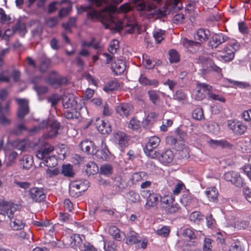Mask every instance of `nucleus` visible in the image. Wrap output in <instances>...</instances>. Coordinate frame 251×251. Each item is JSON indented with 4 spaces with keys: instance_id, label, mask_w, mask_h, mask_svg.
I'll return each mask as SVG.
<instances>
[{
    "instance_id": "obj_47",
    "label": "nucleus",
    "mask_w": 251,
    "mask_h": 251,
    "mask_svg": "<svg viewBox=\"0 0 251 251\" xmlns=\"http://www.w3.org/2000/svg\"><path fill=\"white\" fill-rule=\"evenodd\" d=\"M177 183L172 191L173 194L175 196L178 195L183 189L186 188L185 184L181 180H177Z\"/></svg>"
},
{
    "instance_id": "obj_50",
    "label": "nucleus",
    "mask_w": 251,
    "mask_h": 251,
    "mask_svg": "<svg viewBox=\"0 0 251 251\" xmlns=\"http://www.w3.org/2000/svg\"><path fill=\"white\" fill-rule=\"evenodd\" d=\"M13 27L15 32L18 31L20 34L23 33V34H25L26 32L25 24L20 21H18L14 26H13Z\"/></svg>"
},
{
    "instance_id": "obj_5",
    "label": "nucleus",
    "mask_w": 251,
    "mask_h": 251,
    "mask_svg": "<svg viewBox=\"0 0 251 251\" xmlns=\"http://www.w3.org/2000/svg\"><path fill=\"white\" fill-rule=\"evenodd\" d=\"M54 150V146L47 142H43L40 144L39 149L37 151L36 155L37 158L42 160L50 156V153Z\"/></svg>"
},
{
    "instance_id": "obj_26",
    "label": "nucleus",
    "mask_w": 251,
    "mask_h": 251,
    "mask_svg": "<svg viewBox=\"0 0 251 251\" xmlns=\"http://www.w3.org/2000/svg\"><path fill=\"white\" fill-rule=\"evenodd\" d=\"M160 142V140L159 137L155 136L151 137L149 139L144 150H147V151H151L152 150H154L157 147Z\"/></svg>"
},
{
    "instance_id": "obj_13",
    "label": "nucleus",
    "mask_w": 251,
    "mask_h": 251,
    "mask_svg": "<svg viewBox=\"0 0 251 251\" xmlns=\"http://www.w3.org/2000/svg\"><path fill=\"white\" fill-rule=\"evenodd\" d=\"M133 109L131 104L126 103H122L116 108V112L121 117L127 118L130 115Z\"/></svg>"
},
{
    "instance_id": "obj_21",
    "label": "nucleus",
    "mask_w": 251,
    "mask_h": 251,
    "mask_svg": "<svg viewBox=\"0 0 251 251\" xmlns=\"http://www.w3.org/2000/svg\"><path fill=\"white\" fill-rule=\"evenodd\" d=\"M202 89H205L208 92V96L209 99L218 100L222 102H225L226 99L221 95L213 93L212 87L209 85H202Z\"/></svg>"
},
{
    "instance_id": "obj_3",
    "label": "nucleus",
    "mask_w": 251,
    "mask_h": 251,
    "mask_svg": "<svg viewBox=\"0 0 251 251\" xmlns=\"http://www.w3.org/2000/svg\"><path fill=\"white\" fill-rule=\"evenodd\" d=\"M228 128L236 135L244 134L247 130V126L242 121L237 120H229L227 121Z\"/></svg>"
},
{
    "instance_id": "obj_28",
    "label": "nucleus",
    "mask_w": 251,
    "mask_h": 251,
    "mask_svg": "<svg viewBox=\"0 0 251 251\" xmlns=\"http://www.w3.org/2000/svg\"><path fill=\"white\" fill-rule=\"evenodd\" d=\"M109 151L107 148L100 150H97L95 148L94 151H92V155H94L98 159L106 160L108 158Z\"/></svg>"
},
{
    "instance_id": "obj_7",
    "label": "nucleus",
    "mask_w": 251,
    "mask_h": 251,
    "mask_svg": "<svg viewBox=\"0 0 251 251\" xmlns=\"http://www.w3.org/2000/svg\"><path fill=\"white\" fill-rule=\"evenodd\" d=\"M224 178L226 181L230 182L238 187H242L244 184L243 179L236 172L229 171L225 173Z\"/></svg>"
},
{
    "instance_id": "obj_27",
    "label": "nucleus",
    "mask_w": 251,
    "mask_h": 251,
    "mask_svg": "<svg viewBox=\"0 0 251 251\" xmlns=\"http://www.w3.org/2000/svg\"><path fill=\"white\" fill-rule=\"evenodd\" d=\"M205 194L209 201L215 202L217 200L219 193L217 189L215 187L212 186L207 188L205 191Z\"/></svg>"
},
{
    "instance_id": "obj_39",
    "label": "nucleus",
    "mask_w": 251,
    "mask_h": 251,
    "mask_svg": "<svg viewBox=\"0 0 251 251\" xmlns=\"http://www.w3.org/2000/svg\"><path fill=\"white\" fill-rule=\"evenodd\" d=\"M193 201L194 198L192 195L189 193L183 194L180 198V202L185 206L190 204Z\"/></svg>"
},
{
    "instance_id": "obj_37",
    "label": "nucleus",
    "mask_w": 251,
    "mask_h": 251,
    "mask_svg": "<svg viewBox=\"0 0 251 251\" xmlns=\"http://www.w3.org/2000/svg\"><path fill=\"white\" fill-rule=\"evenodd\" d=\"M76 17H71L69 19L68 22L63 23L62 25L65 30L68 31L70 33H72V30L71 29V27H75L76 26Z\"/></svg>"
},
{
    "instance_id": "obj_41",
    "label": "nucleus",
    "mask_w": 251,
    "mask_h": 251,
    "mask_svg": "<svg viewBox=\"0 0 251 251\" xmlns=\"http://www.w3.org/2000/svg\"><path fill=\"white\" fill-rule=\"evenodd\" d=\"M203 218V215L198 211H193L189 217L190 220L195 223H199Z\"/></svg>"
},
{
    "instance_id": "obj_60",
    "label": "nucleus",
    "mask_w": 251,
    "mask_h": 251,
    "mask_svg": "<svg viewBox=\"0 0 251 251\" xmlns=\"http://www.w3.org/2000/svg\"><path fill=\"white\" fill-rule=\"evenodd\" d=\"M13 183L21 188L26 190L29 188L31 184L27 181H20L17 179H14Z\"/></svg>"
},
{
    "instance_id": "obj_62",
    "label": "nucleus",
    "mask_w": 251,
    "mask_h": 251,
    "mask_svg": "<svg viewBox=\"0 0 251 251\" xmlns=\"http://www.w3.org/2000/svg\"><path fill=\"white\" fill-rule=\"evenodd\" d=\"M229 81L231 83H232L234 86L238 87L240 88H248L251 86L250 84L246 82H241L232 80H229Z\"/></svg>"
},
{
    "instance_id": "obj_59",
    "label": "nucleus",
    "mask_w": 251,
    "mask_h": 251,
    "mask_svg": "<svg viewBox=\"0 0 251 251\" xmlns=\"http://www.w3.org/2000/svg\"><path fill=\"white\" fill-rule=\"evenodd\" d=\"M213 240L209 238H205L203 243V251H211Z\"/></svg>"
},
{
    "instance_id": "obj_54",
    "label": "nucleus",
    "mask_w": 251,
    "mask_h": 251,
    "mask_svg": "<svg viewBox=\"0 0 251 251\" xmlns=\"http://www.w3.org/2000/svg\"><path fill=\"white\" fill-rule=\"evenodd\" d=\"M150 100L153 104H156L159 100V96L156 90H150L148 91Z\"/></svg>"
},
{
    "instance_id": "obj_4",
    "label": "nucleus",
    "mask_w": 251,
    "mask_h": 251,
    "mask_svg": "<svg viewBox=\"0 0 251 251\" xmlns=\"http://www.w3.org/2000/svg\"><path fill=\"white\" fill-rule=\"evenodd\" d=\"M141 195L143 198H146V202L145 205L146 209L154 207L157 204L159 199L157 194L150 190H142L141 192Z\"/></svg>"
},
{
    "instance_id": "obj_25",
    "label": "nucleus",
    "mask_w": 251,
    "mask_h": 251,
    "mask_svg": "<svg viewBox=\"0 0 251 251\" xmlns=\"http://www.w3.org/2000/svg\"><path fill=\"white\" fill-rule=\"evenodd\" d=\"M69 245L76 250L77 249H80V247L82 244V239L79 234H74L70 237L69 239Z\"/></svg>"
},
{
    "instance_id": "obj_19",
    "label": "nucleus",
    "mask_w": 251,
    "mask_h": 251,
    "mask_svg": "<svg viewBox=\"0 0 251 251\" xmlns=\"http://www.w3.org/2000/svg\"><path fill=\"white\" fill-rule=\"evenodd\" d=\"M175 157V154L171 150H166L159 156V161L164 165L171 163Z\"/></svg>"
},
{
    "instance_id": "obj_32",
    "label": "nucleus",
    "mask_w": 251,
    "mask_h": 251,
    "mask_svg": "<svg viewBox=\"0 0 251 251\" xmlns=\"http://www.w3.org/2000/svg\"><path fill=\"white\" fill-rule=\"evenodd\" d=\"M85 172L89 175H94L99 172V167L97 164L93 161L88 163L86 166Z\"/></svg>"
},
{
    "instance_id": "obj_63",
    "label": "nucleus",
    "mask_w": 251,
    "mask_h": 251,
    "mask_svg": "<svg viewBox=\"0 0 251 251\" xmlns=\"http://www.w3.org/2000/svg\"><path fill=\"white\" fill-rule=\"evenodd\" d=\"M143 61L145 63V67L147 69H151L153 68L155 66V65L153 64L151 61V60L148 58L147 55H143Z\"/></svg>"
},
{
    "instance_id": "obj_38",
    "label": "nucleus",
    "mask_w": 251,
    "mask_h": 251,
    "mask_svg": "<svg viewBox=\"0 0 251 251\" xmlns=\"http://www.w3.org/2000/svg\"><path fill=\"white\" fill-rule=\"evenodd\" d=\"M76 102L75 101L73 97H68L65 96L62 99V104L64 108H70L74 107Z\"/></svg>"
},
{
    "instance_id": "obj_46",
    "label": "nucleus",
    "mask_w": 251,
    "mask_h": 251,
    "mask_svg": "<svg viewBox=\"0 0 251 251\" xmlns=\"http://www.w3.org/2000/svg\"><path fill=\"white\" fill-rule=\"evenodd\" d=\"M113 167L109 164H104L100 166V174L108 176L112 173Z\"/></svg>"
},
{
    "instance_id": "obj_35",
    "label": "nucleus",
    "mask_w": 251,
    "mask_h": 251,
    "mask_svg": "<svg viewBox=\"0 0 251 251\" xmlns=\"http://www.w3.org/2000/svg\"><path fill=\"white\" fill-rule=\"evenodd\" d=\"M140 241V237L138 233L134 231H131L127 236L126 243L127 244L132 245L139 243Z\"/></svg>"
},
{
    "instance_id": "obj_29",
    "label": "nucleus",
    "mask_w": 251,
    "mask_h": 251,
    "mask_svg": "<svg viewBox=\"0 0 251 251\" xmlns=\"http://www.w3.org/2000/svg\"><path fill=\"white\" fill-rule=\"evenodd\" d=\"M157 115L155 112H151L147 116L146 119L143 122V126L145 128H150L155 122Z\"/></svg>"
},
{
    "instance_id": "obj_48",
    "label": "nucleus",
    "mask_w": 251,
    "mask_h": 251,
    "mask_svg": "<svg viewBox=\"0 0 251 251\" xmlns=\"http://www.w3.org/2000/svg\"><path fill=\"white\" fill-rule=\"evenodd\" d=\"M72 187L78 190L79 193L84 192L88 189V186L85 182H75L72 184Z\"/></svg>"
},
{
    "instance_id": "obj_53",
    "label": "nucleus",
    "mask_w": 251,
    "mask_h": 251,
    "mask_svg": "<svg viewBox=\"0 0 251 251\" xmlns=\"http://www.w3.org/2000/svg\"><path fill=\"white\" fill-rule=\"evenodd\" d=\"M128 127L132 130H137L141 127L140 122L136 118L133 117L130 120Z\"/></svg>"
},
{
    "instance_id": "obj_15",
    "label": "nucleus",
    "mask_w": 251,
    "mask_h": 251,
    "mask_svg": "<svg viewBox=\"0 0 251 251\" xmlns=\"http://www.w3.org/2000/svg\"><path fill=\"white\" fill-rule=\"evenodd\" d=\"M96 125L98 130L102 134H108L112 131L111 126L108 121L97 120Z\"/></svg>"
},
{
    "instance_id": "obj_33",
    "label": "nucleus",
    "mask_w": 251,
    "mask_h": 251,
    "mask_svg": "<svg viewBox=\"0 0 251 251\" xmlns=\"http://www.w3.org/2000/svg\"><path fill=\"white\" fill-rule=\"evenodd\" d=\"M51 64V60L50 58L47 57L42 58L39 65L40 71L42 73L46 72L50 66Z\"/></svg>"
},
{
    "instance_id": "obj_31",
    "label": "nucleus",
    "mask_w": 251,
    "mask_h": 251,
    "mask_svg": "<svg viewBox=\"0 0 251 251\" xmlns=\"http://www.w3.org/2000/svg\"><path fill=\"white\" fill-rule=\"evenodd\" d=\"M87 19L85 23L89 21L95 22L99 21L101 17V14L98 11L93 9L91 11L87 13Z\"/></svg>"
},
{
    "instance_id": "obj_52",
    "label": "nucleus",
    "mask_w": 251,
    "mask_h": 251,
    "mask_svg": "<svg viewBox=\"0 0 251 251\" xmlns=\"http://www.w3.org/2000/svg\"><path fill=\"white\" fill-rule=\"evenodd\" d=\"M119 47V42L117 40L114 39L110 43L108 51L112 54L117 52Z\"/></svg>"
},
{
    "instance_id": "obj_42",
    "label": "nucleus",
    "mask_w": 251,
    "mask_h": 251,
    "mask_svg": "<svg viewBox=\"0 0 251 251\" xmlns=\"http://www.w3.org/2000/svg\"><path fill=\"white\" fill-rule=\"evenodd\" d=\"M33 162L32 157L31 156L25 155L21 160V164L24 168L28 169L32 166Z\"/></svg>"
},
{
    "instance_id": "obj_51",
    "label": "nucleus",
    "mask_w": 251,
    "mask_h": 251,
    "mask_svg": "<svg viewBox=\"0 0 251 251\" xmlns=\"http://www.w3.org/2000/svg\"><path fill=\"white\" fill-rule=\"evenodd\" d=\"M180 209L179 205L176 203H173L166 207V212L168 214H173L178 212Z\"/></svg>"
},
{
    "instance_id": "obj_11",
    "label": "nucleus",
    "mask_w": 251,
    "mask_h": 251,
    "mask_svg": "<svg viewBox=\"0 0 251 251\" xmlns=\"http://www.w3.org/2000/svg\"><path fill=\"white\" fill-rule=\"evenodd\" d=\"M228 37L222 33L215 34L208 42V46L212 49L217 48L220 45L228 40Z\"/></svg>"
},
{
    "instance_id": "obj_22",
    "label": "nucleus",
    "mask_w": 251,
    "mask_h": 251,
    "mask_svg": "<svg viewBox=\"0 0 251 251\" xmlns=\"http://www.w3.org/2000/svg\"><path fill=\"white\" fill-rule=\"evenodd\" d=\"M109 232L113 238L117 241L123 240L126 237L125 233L121 231L117 226H111L109 227Z\"/></svg>"
},
{
    "instance_id": "obj_16",
    "label": "nucleus",
    "mask_w": 251,
    "mask_h": 251,
    "mask_svg": "<svg viewBox=\"0 0 251 251\" xmlns=\"http://www.w3.org/2000/svg\"><path fill=\"white\" fill-rule=\"evenodd\" d=\"M210 32L208 29L204 28L199 29L194 35V38L196 41L201 43L206 41L210 36Z\"/></svg>"
},
{
    "instance_id": "obj_58",
    "label": "nucleus",
    "mask_w": 251,
    "mask_h": 251,
    "mask_svg": "<svg viewBox=\"0 0 251 251\" xmlns=\"http://www.w3.org/2000/svg\"><path fill=\"white\" fill-rule=\"evenodd\" d=\"M161 201L162 203H164L169 206L175 201V198L172 195H165L164 197L161 198Z\"/></svg>"
},
{
    "instance_id": "obj_20",
    "label": "nucleus",
    "mask_w": 251,
    "mask_h": 251,
    "mask_svg": "<svg viewBox=\"0 0 251 251\" xmlns=\"http://www.w3.org/2000/svg\"><path fill=\"white\" fill-rule=\"evenodd\" d=\"M208 85L205 83H200L198 82L196 84V88L197 90H196L195 94H194V98L197 100H203L206 95H208V92L205 90L202 89L203 85Z\"/></svg>"
},
{
    "instance_id": "obj_34",
    "label": "nucleus",
    "mask_w": 251,
    "mask_h": 251,
    "mask_svg": "<svg viewBox=\"0 0 251 251\" xmlns=\"http://www.w3.org/2000/svg\"><path fill=\"white\" fill-rule=\"evenodd\" d=\"M28 141L26 139H17L15 140L12 143V146L16 149L23 151L26 146L27 145Z\"/></svg>"
},
{
    "instance_id": "obj_18",
    "label": "nucleus",
    "mask_w": 251,
    "mask_h": 251,
    "mask_svg": "<svg viewBox=\"0 0 251 251\" xmlns=\"http://www.w3.org/2000/svg\"><path fill=\"white\" fill-rule=\"evenodd\" d=\"M79 146L82 151L88 154H92V151H94L96 147L92 141L88 140L82 141Z\"/></svg>"
},
{
    "instance_id": "obj_14",
    "label": "nucleus",
    "mask_w": 251,
    "mask_h": 251,
    "mask_svg": "<svg viewBox=\"0 0 251 251\" xmlns=\"http://www.w3.org/2000/svg\"><path fill=\"white\" fill-rule=\"evenodd\" d=\"M8 218L10 220L9 225L12 230H21L25 227V224L20 217L12 215Z\"/></svg>"
},
{
    "instance_id": "obj_24",
    "label": "nucleus",
    "mask_w": 251,
    "mask_h": 251,
    "mask_svg": "<svg viewBox=\"0 0 251 251\" xmlns=\"http://www.w3.org/2000/svg\"><path fill=\"white\" fill-rule=\"evenodd\" d=\"M60 128L59 123L53 121L50 126V130L45 133L44 136L46 138H52L58 134V130Z\"/></svg>"
},
{
    "instance_id": "obj_23",
    "label": "nucleus",
    "mask_w": 251,
    "mask_h": 251,
    "mask_svg": "<svg viewBox=\"0 0 251 251\" xmlns=\"http://www.w3.org/2000/svg\"><path fill=\"white\" fill-rule=\"evenodd\" d=\"M114 138L119 145L124 148L127 146L128 138L126 134L124 132H118L114 134Z\"/></svg>"
},
{
    "instance_id": "obj_55",
    "label": "nucleus",
    "mask_w": 251,
    "mask_h": 251,
    "mask_svg": "<svg viewBox=\"0 0 251 251\" xmlns=\"http://www.w3.org/2000/svg\"><path fill=\"white\" fill-rule=\"evenodd\" d=\"M170 233V228L168 226H163L156 231V233L162 237H167Z\"/></svg>"
},
{
    "instance_id": "obj_56",
    "label": "nucleus",
    "mask_w": 251,
    "mask_h": 251,
    "mask_svg": "<svg viewBox=\"0 0 251 251\" xmlns=\"http://www.w3.org/2000/svg\"><path fill=\"white\" fill-rule=\"evenodd\" d=\"M62 174L66 176H73L74 173L72 166L70 164L63 165L62 170Z\"/></svg>"
},
{
    "instance_id": "obj_30",
    "label": "nucleus",
    "mask_w": 251,
    "mask_h": 251,
    "mask_svg": "<svg viewBox=\"0 0 251 251\" xmlns=\"http://www.w3.org/2000/svg\"><path fill=\"white\" fill-rule=\"evenodd\" d=\"M148 178V174L144 171L136 172L133 174L131 178L132 183L146 180Z\"/></svg>"
},
{
    "instance_id": "obj_1",
    "label": "nucleus",
    "mask_w": 251,
    "mask_h": 251,
    "mask_svg": "<svg viewBox=\"0 0 251 251\" xmlns=\"http://www.w3.org/2000/svg\"><path fill=\"white\" fill-rule=\"evenodd\" d=\"M240 47V44L236 40H230L221 51L220 56L225 61H230L234 58L235 52L239 49Z\"/></svg>"
},
{
    "instance_id": "obj_57",
    "label": "nucleus",
    "mask_w": 251,
    "mask_h": 251,
    "mask_svg": "<svg viewBox=\"0 0 251 251\" xmlns=\"http://www.w3.org/2000/svg\"><path fill=\"white\" fill-rule=\"evenodd\" d=\"M45 164L49 167H54L57 165V160L55 156H49L45 158Z\"/></svg>"
},
{
    "instance_id": "obj_64",
    "label": "nucleus",
    "mask_w": 251,
    "mask_h": 251,
    "mask_svg": "<svg viewBox=\"0 0 251 251\" xmlns=\"http://www.w3.org/2000/svg\"><path fill=\"white\" fill-rule=\"evenodd\" d=\"M164 35V31L161 30L156 31L153 33V37L156 42L160 43L163 39Z\"/></svg>"
},
{
    "instance_id": "obj_17",
    "label": "nucleus",
    "mask_w": 251,
    "mask_h": 251,
    "mask_svg": "<svg viewBox=\"0 0 251 251\" xmlns=\"http://www.w3.org/2000/svg\"><path fill=\"white\" fill-rule=\"evenodd\" d=\"M111 68L117 75L123 74L126 70L125 63L122 59H116L111 63Z\"/></svg>"
},
{
    "instance_id": "obj_43",
    "label": "nucleus",
    "mask_w": 251,
    "mask_h": 251,
    "mask_svg": "<svg viewBox=\"0 0 251 251\" xmlns=\"http://www.w3.org/2000/svg\"><path fill=\"white\" fill-rule=\"evenodd\" d=\"M182 235L188 237L190 240H193L197 238V235L193 228L187 227L183 229Z\"/></svg>"
},
{
    "instance_id": "obj_40",
    "label": "nucleus",
    "mask_w": 251,
    "mask_h": 251,
    "mask_svg": "<svg viewBox=\"0 0 251 251\" xmlns=\"http://www.w3.org/2000/svg\"><path fill=\"white\" fill-rule=\"evenodd\" d=\"M169 61L171 63H177L180 61V55L175 49L171 50L169 52Z\"/></svg>"
},
{
    "instance_id": "obj_10",
    "label": "nucleus",
    "mask_w": 251,
    "mask_h": 251,
    "mask_svg": "<svg viewBox=\"0 0 251 251\" xmlns=\"http://www.w3.org/2000/svg\"><path fill=\"white\" fill-rule=\"evenodd\" d=\"M16 100L19 105L17 111V117L19 119H23L29 112L28 101L23 99H16Z\"/></svg>"
},
{
    "instance_id": "obj_36",
    "label": "nucleus",
    "mask_w": 251,
    "mask_h": 251,
    "mask_svg": "<svg viewBox=\"0 0 251 251\" xmlns=\"http://www.w3.org/2000/svg\"><path fill=\"white\" fill-rule=\"evenodd\" d=\"M174 99L185 103L188 100L187 94L182 90H177L174 95Z\"/></svg>"
},
{
    "instance_id": "obj_6",
    "label": "nucleus",
    "mask_w": 251,
    "mask_h": 251,
    "mask_svg": "<svg viewBox=\"0 0 251 251\" xmlns=\"http://www.w3.org/2000/svg\"><path fill=\"white\" fill-rule=\"evenodd\" d=\"M47 83L56 88L65 84L67 79L59 75L55 71H51L46 80Z\"/></svg>"
},
{
    "instance_id": "obj_44",
    "label": "nucleus",
    "mask_w": 251,
    "mask_h": 251,
    "mask_svg": "<svg viewBox=\"0 0 251 251\" xmlns=\"http://www.w3.org/2000/svg\"><path fill=\"white\" fill-rule=\"evenodd\" d=\"M119 87V84L116 80L109 81L104 87L103 90L106 92L112 91Z\"/></svg>"
},
{
    "instance_id": "obj_49",
    "label": "nucleus",
    "mask_w": 251,
    "mask_h": 251,
    "mask_svg": "<svg viewBox=\"0 0 251 251\" xmlns=\"http://www.w3.org/2000/svg\"><path fill=\"white\" fill-rule=\"evenodd\" d=\"M183 44L184 47L187 48L196 47H200L201 45L200 42H199L198 41H193L191 40H188L187 38H184L183 41Z\"/></svg>"
},
{
    "instance_id": "obj_9",
    "label": "nucleus",
    "mask_w": 251,
    "mask_h": 251,
    "mask_svg": "<svg viewBox=\"0 0 251 251\" xmlns=\"http://www.w3.org/2000/svg\"><path fill=\"white\" fill-rule=\"evenodd\" d=\"M15 211L16 208L13 203L0 200V214L7 215L8 218H10Z\"/></svg>"
},
{
    "instance_id": "obj_61",
    "label": "nucleus",
    "mask_w": 251,
    "mask_h": 251,
    "mask_svg": "<svg viewBox=\"0 0 251 251\" xmlns=\"http://www.w3.org/2000/svg\"><path fill=\"white\" fill-rule=\"evenodd\" d=\"M10 80L8 70H5L0 71V82H9Z\"/></svg>"
},
{
    "instance_id": "obj_12",
    "label": "nucleus",
    "mask_w": 251,
    "mask_h": 251,
    "mask_svg": "<svg viewBox=\"0 0 251 251\" xmlns=\"http://www.w3.org/2000/svg\"><path fill=\"white\" fill-rule=\"evenodd\" d=\"M9 107V102H7L4 107L0 103V124L2 125H7L11 122V120L6 118L10 114Z\"/></svg>"
},
{
    "instance_id": "obj_45",
    "label": "nucleus",
    "mask_w": 251,
    "mask_h": 251,
    "mask_svg": "<svg viewBox=\"0 0 251 251\" xmlns=\"http://www.w3.org/2000/svg\"><path fill=\"white\" fill-rule=\"evenodd\" d=\"M192 115L193 118L196 120L200 121L204 119L203 109L200 107L195 108L193 111Z\"/></svg>"
},
{
    "instance_id": "obj_8",
    "label": "nucleus",
    "mask_w": 251,
    "mask_h": 251,
    "mask_svg": "<svg viewBox=\"0 0 251 251\" xmlns=\"http://www.w3.org/2000/svg\"><path fill=\"white\" fill-rule=\"evenodd\" d=\"M30 198L35 202L40 203L46 199V194L44 189L38 187H32L28 191Z\"/></svg>"
},
{
    "instance_id": "obj_2",
    "label": "nucleus",
    "mask_w": 251,
    "mask_h": 251,
    "mask_svg": "<svg viewBox=\"0 0 251 251\" xmlns=\"http://www.w3.org/2000/svg\"><path fill=\"white\" fill-rule=\"evenodd\" d=\"M136 8L138 11L148 12L149 15H156L157 17H161L166 15L164 11L160 9H156L153 4L140 2L137 5Z\"/></svg>"
}]
</instances>
